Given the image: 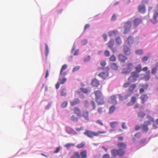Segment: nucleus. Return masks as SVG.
<instances>
[{"instance_id": "f257e3e1", "label": "nucleus", "mask_w": 158, "mask_h": 158, "mask_svg": "<svg viewBox=\"0 0 158 158\" xmlns=\"http://www.w3.org/2000/svg\"><path fill=\"white\" fill-rule=\"evenodd\" d=\"M117 146L119 149H113L111 151V154L113 157H115L117 156H122L125 153V149L127 148V145L125 143H119L117 144Z\"/></svg>"}, {"instance_id": "f03ea898", "label": "nucleus", "mask_w": 158, "mask_h": 158, "mask_svg": "<svg viewBox=\"0 0 158 158\" xmlns=\"http://www.w3.org/2000/svg\"><path fill=\"white\" fill-rule=\"evenodd\" d=\"M104 131H98L97 132L92 131L89 130H86L84 134L90 138H93L94 136H97L99 135L100 134L105 133Z\"/></svg>"}, {"instance_id": "7ed1b4c3", "label": "nucleus", "mask_w": 158, "mask_h": 158, "mask_svg": "<svg viewBox=\"0 0 158 158\" xmlns=\"http://www.w3.org/2000/svg\"><path fill=\"white\" fill-rule=\"evenodd\" d=\"M87 156V151L84 150L81 152L80 154L77 152H74L70 158H86Z\"/></svg>"}, {"instance_id": "20e7f679", "label": "nucleus", "mask_w": 158, "mask_h": 158, "mask_svg": "<svg viewBox=\"0 0 158 158\" xmlns=\"http://www.w3.org/2000/svg\"><path fill=\"white\" fill-rule=\"evenodd\" d=\"M126 68L122 69L121 73L123 74H128L131 73L133 68V65L132 63H128L126 64Z\"/></svg>"}, {"instance_id": "39448f33", "label": "nucleus", "mask_w": 158, "mask_h": 158, "mask_svg": "<svg viewBox=\"0 0 158 158\" xmlns=\"http://www.w3.org/2000/svg\"><path fill=\"white\" fill-rule=\"evenodd\" d=\"M139 76V73L135 71H133L131 73V75L128 77V80L129 82H135Z\"/></svg>"}, {"instance_id": "423d86ee", "label": "nucleus", "mask_w": 158, "mask_h": 158, "mask_svg": "<svg viewBox=\"0 0 158 158\" xmlns=\"http://www.w3.org/2000/svg\"><path fill=\"white\" fill-rule=\"evenodd\" d=\"M131 27V23L130 21L125 22L124 25V30L123 33L124 34L127 33L129 31Z\"/></svg>"}, {"instance_id": "0eeeda50", "label": "nucleus", "mask_w": 158, "mask_h": 158, "mask_svg": "<svg viewBox=\"0 0 158 158\" xmlns=\"http://www.w3.org/2000/svg\"><path fill=\"white\" fill-rule=\"evenodd\" d=\"M81 116H82L85 120H89V111L87 110H83L82 111Z\"/></svg>"}, {"instance_id": "6e6552de", "label": "nucleus", "mask_w": 158, "mask_h": 158, "mask_svg": "<svg viewBox=\"0 0 158 158\" xmlns=\"http://www.w3.org/2000/svg\"><path fill=\"white\" fill-rule=\"evenodd\" d=\"M67 66L66 64H64L62 66L60 74V77H64L66 75V72L63 73V72L67 68Z\"/></svg>"}, {"instance_id": "1a4fd4ad", "label": "nucleus", "mask_w": 158, "mask_h": 158, "mask_svg": "<svg viewBox=\"0 0 158 158\" xmlns=\"http://www.w3.org/2000/svg\"><path fill=\"white\" fill-rule=\"evenodd\" d=\"M95 100L98 105H102L104 104L105 103L103 96L95 99Z\"/></svg>"}, {"instance_id": "9d476101", "label": "nucleus", "mask_w": 158, "mask_h": 158, "mask_svg": "<svg viewBox=\"0 0 158 158\" xmlns=\"http://www.w3.org/2000/svg\"><path fill=\"white\" fill-rule=\"evenodd\" d=\"M74 113L78 117L81 116V111L80 109L77 107H75L73 109Z\"/></svg>"}, {"instance_id": "9b49d317", "label": "nucleus", "mask_w": 158, "mask_h": 158, "mask_svg": "<svg viewBox=\"0 0 158 158\" xmlns=\"http://www.w3.org/2000/svg\"><path fill=\"white\" fill-rule=\"evenodd\" d=\"M98 76L103 79H105L109 76V73L107 71L102 72L98 74Z\"/></svg>"}, {"instance_id": "f8f14e48", "label": "nucleus", "mask_w": 158, "mask_h": 158, "mask_svg": "<svg viewBox=\"0 0 158 158\" xmlns=\"http://www.w3.org/2000/svg\"><path fill=\"white\" fill-rule=\"evenodd\" d=\"M117 97L115 95H113L110 97V102L111 104L115 105L117 103Z\"/></svg>"}, {"instance_id": "ddd939ff", "label": "nucleus", "mask_w": 158, "mask_h": 158, "mask_svg": "<svg viewBox=\"0 0 158 158\" xmlns=\"http://www.w3.org/2000/svg\"><path fill=\"white\" fill-rule=\"evenodd\" d=\"M123 52L127 55H129L131 53L130 48L127 46H124L123 47Z\"/></svg>"}, {"instance_id": "4468645a", "label": "nucleus", "mask_w": 158, "mask_h": 158, "mask_svg": "<svg viewBox=\"0 0 158 158\" xmlns=\"http://www.w3.org/2000/svg\"><path fill=\"white\" fill-rule=\"evenodd\" d=\"M140 98L141 103L142 104H144L147 101L148 97L147 95L143 94L141 95Z\"/></svg>"}, {"instance_id": "2eb2a0df", "label": "nucleus", "mask_w": 158, "mask_h": 158, "mask_svg": "<svg viewBox=\"0 0 158 158\" xmlns=\"http://www.w3.org/2000/svg\"><path fill=\"white\" fill-rule=\"evenodd\" d=\"M139 11L141 13L143 14L145 12V6L143 4L139 5L138 7Z\"/></svg>"}, {"instance_id": "dca6fc26", "label": "nucleus", "mask_w": 158, "mask_h": 158, "mask_svg": "<svg viewBox=\"0 0 158 158\" xmlns=\"http://www.w3.org/2000/svg\"><path fill=\"white\" fill-rule=\"evenodd\" d=\"M118 57L119 60L122 62H124L125 60L127 59V57L121 54L118 55Z\"/></svg>"}, {"instance_id": "f3484780", "label": "nucleus", "mask_w": 158, "mask_h": 158, "mask_svg": "<svg viewBox=\"0 0 158 158\" xmlns=\"http://www.w3.org/2000/svg\"><path fill=\"white\" fill-rule=\"evenodd\" d=\"M142 22V20L140 18H135L133 21V25L135 27H136Z\"/></svg>"}, {"instance_id": "a211bd4d", "label": "nucleus", "mask_w": 158, "mask_h": 158, "mask_svg": "<svg viewBox=\"0 0 158 158\" xmlns=\"http://www.w3.org/2000/svg\"><path fill=\"white\" fill-rule=\"evenodd\" d=\"M147 118H148L149 121H146L144 122V124H147L148 125L151 124V122L154 121V119L151 116L149 115H148L147 116Z\"/></svg>"}, {"instance_id": "6ab92c4d", "label": "nucleus", "mask_w": 158, "mask_h": 158, "mask_svg": "<svg viewBox=\"0 0 158 158\" xmlns=\"http://www.w3.org/2000/svg\"><path fill=\"white\" fill-rule=\"evenodd\" d=\"M158 13L157 11L156 10H154L153 12V19L152 20H151L152 22L153 23H155L157 22L156 19L158 16Z\"/></svg>"}, {"instance_id": "aec40b11", "label": "nucleus", "mask_w": 158, "mask_h": 158, "mask_svg": "<svg viewBox=\"0 0 158 158\" xmlns=\"http://www.w3.org/2000/svg\"><path fill=\"white\" fill-rule=\"evenodd\" d=\"M94 94L95 95V99L98 98L99 97L103 96L101 92L99 90H97L94 91Z\"/></svg>"}, {"instance_id": "412c9836", "label": "nucleus", "mask_w": 158, "mask_h": 158, "mask_svg": "<svg viewBox=\"0 0 158 158\" xmlns=\"http://www.w3.org/2000/svg\"><path fill=\"white\" fill-rule=\"evenodd\" d=\"M91 84L93 86L97 87L99 85V81L97 79H94L92 80Z\"/></svg>"}, {"instance_id": "4be33fe9", "label": "nucleus", "mask_w": 158, "mask_h": 158, "mask_svg": "<svg viewBox=\"0 0 158 158\" xmlns=\"http://www.w3.org/2000/svg\"><path fill=\"white\" fill-rule=\"evenodd\" d=\"M136 101V98L135 96H132L131 101L127 103L128 106H132L134 104Z\"/></svg>"}, {"instance_id": "5701e85b", "label": "nucleus", "mask_w": 158, "mask_h": 158, "mask_svg": "<svg viewBox=\"0 0 158 158\" xmlns=\"http://www.w3.org/2000/svg\"><path fill=\"white\" fill-rule=\"evenodd\" d=\"M80 103V100L79 99L75 98L73 101L70 102V104L71 106H75L78 104Z\"/></svg>"}, {"instance_id": "b1692460", "label": "nucleus", "mask_w": 158, "mask_h": 158, "mask_svg": "<svg viewBox=\"0 0 158 158\" xmlns=\"http://www.w3.org/2000/svg\"><path fill=\"white\" fill-rule=\"evenodd\" d=\"M135 71L138 73L142 71L141 65L140 64H138V66L135 67Z\"/></svg>"}, {"instance_id": "393cba45", "label": "nucleus", "mask_w": 158, "mask_h": 158, "mask_svg": "<svg viewBox=\"0 0 158 158\" xmlns=\"http://www.w3.org/2000/svg\"><path fill=\"white\" fill-rule=\"evenodd\" d=\"M66 130V132L69 134H75L76 133V132L74 130L69 127H67Z\"/></svg>"}, {"instance_id": "a878e982", "label": "nucleus", "mask_w": 158, "mask_h": 158, "mask_svg": "<svg viewBox=\"0 0 158 158\" xmlns=\"http://www.w3.org/2000/svg\"><path fill=\"white\" fill-rule=\"evenodd\" d=\"M136 87V85L135 84H133L129 86L128 90L131 93H133L134 90Z\"/></svg>"}, {"instance_id": "bb28decb", "label": "nucleus", "mask_w": 158, "mask_h": 158, "mask_svg": "<svg viewBox=\"0 0 158 158\" xmlns=\"http://www.w3.org/2000/svg\"><path fill=\"white\" fill-rule=\"evenodd\" d=\"M128 44L130 45L132 44L133 43V40L131 36H129L127 39L126 40Z\"/></svg>"}, {"instance_id": "cd10ccee", "label": "nucleus", "mask_w": 158, "mask_h": 158, "mask_svg": "<svg viewBox=\"0 0 158 158\" xmlns=\"http://www.w3.org/2000/svg\"><path fill=\"white\" fill-rule=\"evenodd\" d=\"M63 77H60V75L59 78V81H60L59 82L61 84H64L66 81V78H65Z\"/></svg>"}, {"instance_id": "c85d7f7f", "label": "nucleus", "mask_w": 158, "mask_h": 158, "mask_svg": "<svg viewBox=\"0 0 158 158\" xmlns=\"http://www.w3.org/2000/svg\"><path fill=\"white\" fill-rule=\"evenodd\" d=\"M141 86L143 88H140L139 89V92L140 94H141L144 91L145 89H146L148 88L147 85H142Z\"/></svg>"}, {"instance_id": "c756f323", "label": "nucleus", "mask_w": 158, "mask_h": 158, "mask_svg": "<svg viewBox=\"0 0 158 158\" xmlns=\"http://www.w3.org/2000/svg\"><path fill=\"white\" fill-rule=\"evenodd\" d=\"M114 44V40L112 39L108 43L107 45L109 48H112Z\"/></svg>"}, {"instance_id": "7c9ffc66", "label": "nucleus", "mask_w": 158, "mask_h": 158, "mask_svg": "<svg viewBox=\"0 0 158 158\" xmlns=\"http://www.w3.org/2000/svg\"><path fill=\"white\" fill-rule=\"evenodd\" d=\"M116 107L114 105L111 106L109 109V114H110L113 113L115 111Z\"/></svg>"}, {"instance_id": "2f4dec72", "label": "nucleus", "mask_w": 158, "mask_h": 158, "mask_svg": "<svg viewBox=\"0 0 158 158\" xmlns=\"http://www.w3.org/2000/svg\"><path fill=\"white\" fill-rule=\"evenodd\" d=\"M110 66L111 69L114 70H116L118 69V67L116 63H112L110 65Z\"/></svg>"}, {"instance_id": "473e14b6", "label": "nucleus", "mask_w": 158, "mask_h": 158, "mask_svg": "<svg viewBox=\"0 0 158 158\" xmlns=\"http://www.w3.org/2000/svg\"><path fill=\"white\" fill-rule=\"evenodd\" d=\"M67 94L66 89L64 88L62 89L60 92V95L62 96L65 97Z\"/></svg>"}, {"instance_id": "72a5a7b5", "label": "nucleus", "mask_w": 158, "mask_h": 158, "mask_svg": "<svg viewBox=\"0 0 158 158\" xmlns=\"http://www.w3.org/2000/svg\"><path fill=\"white\" fill-rule=\"evenodd\" d=\"M147 73L148 74L145 75L143 77V79L146 81H148L149 80L150 78V76L149 75L150 71L149 70H148V71Z\"/></svg>"}, {"instance_id": "f704fd0d", "label": "nucleus", "mask_w": 158, "mask_h": 158, "mask_svg": "<svg viewBox=\"0 0 158 158\" xmlns=\"http://www.w3.org/2000/svg\"><path fill=\"white\" fill-rule=\"evenodd\" d=\"M145 115V113L142 111L139 112L138 113V116L141 118H143Z\"/></svg>"}, {"instance_id": "c9c22d12", "label": "nucleus", "mask_w": 158, "mask_h": 158, "mask_svg": "<svg viewBox=\"0 0 158 158\" xmlns=\"http://www.w3.org/2000/svg\"><path fill=\"white\" fill-rule=\"evenodd\" d=\"M117 33V32L116 31H110L108 32V35L109 36H111L113 35L115 36Z\"/></svg>"}, {"instance_id": "e433bc0d", "label": "nucleus", "mask_w": 158, "mask_h": 158, "mask_svg": "<svg viewBox=\"0 0 158 158\" xmlns=\"http://www.w3.org/2000/svg\"><path fill=\"white\" fill-rule=\"evenodd\" d=\"M118 124L117 122H111L110 123V127L113 128L115 127Z\"/></svg>"}, {"instance_id": "4c0bfd02", "label": "nucleus", "mask_w": 158, "mask_h": 158, "mask_svg": "<svg viewBox=\"0 0 158 158\" xmlns=\"http://www.w3.org/2000/svg\"><path fill=\"white\" fill-rule=\"evenodd\" d=\"M148 125L145 124L142 125V127L143 130L145 132H147L148 130Z\"/></svg>"}, {"instance_id": "58836bf2", "label": "nucleus", "mask_w": 158, "mask_h": 158, "mask_svg": "<svg viewBox=\"0 0 158 158\" xmlns=\"http://www.w3.org/2000/svg\"><path fill=\"white\" fill-rule=\"evenodd\" d=\"M115 40L117 44L118 45H120L122 43L120 37H117L116 38Z\"/></svg>"}, {"instance_id": "ea45409f", "label": "nucleus", "mask_w": 158, "mask_h": 158, "mask_svg": "<svg viewBox=\"0 0 158 158\" xmlns=\"http://www.w3.org/2000/svg\"><path fill=\"white\" fill-rule=\"evenodd\" d=\"M85 143L84 142H82L81 143L77 145V148L80 149L83 148L85 145Z\"/></svg>"}, {"instance_id": "a19ab883", "label": "nucleus", "mask_w": 158, "mask_h": 158, "mask_svg": "<svg viewBox=\"0 0 158 158\" xmlns=\"http://www.w3.org/2000/svg\"><path fill=\"white\" fill-rule=\"evenodd\" d=\"M158 118L156 119L155 123H154L153 124V127L154 129H156L158 127Z\"/></svg>"}, {"instance_id": "79ce46f5", "label": "nucleus", "mask_w": 158, "mask_h": 158, "mask_svg": "<svg viewBox=\"0 0 158 158\" xmlns=\"http://www.w3.org/2000/svg\"><path fill=\"white\" fill-rule=\"evenodd\" d=\"M157 67H158L156 66L153 67L152 69L151 73L152 74H154L157 72Z\"/></svg>"}, {"instance_id": "37998d69", "label": "nucleus", "mask_w": 158, "mask_h": 158, "mask_svg": "<svg viewBox=\"0 0 158 158\" xmlns=\"http://www.w3.org/2000/svg\"><path fill=\"white\" fill-rule=\"evenodd\" d=\"M70 119L71 120L75 122H77L78 120L77 117L73 115L71 116Z\"/></svg>"}, {"instance_id": "c03bdc74", "label": "nucleus", "mask_w": 158, "mask_h": 158, "mask_svg": "<svg viewBox=\"0 0 158 158\" xmlns=\"http://www.w3.org/2000/svg\"><path fill=\"white\" fill-rule=\"evenodd\" d=\"M135 53L137 55H141L143 53V51L141 49L136 50Z\"/></svg>"}, {"instance_id": "a18cd8bd", "label": "nucleus", "mask_w": 158, "mask_h": 158, "mask_svg": "<svg viewBox=\"0 0 158 158\" xmlns=\"http://www.w3.org/2000/svg\"><path fill=\"white\" fill-rule=\"evenodd\" d=\"M146 139H143L140 141L139 143L142 146L146 144Z\"/></svg>"}, {"instance_id": "49530a36", "label": "nucleus", "mask_w": 158, "mask_h": 158, "mask_svg": "<svg viewBox=\"0 0 158 158\" xmlns=\"http://www.w3.org/2000/svg\"><path fill=\"white\" fill-rule=\"evenodd\" d=\"M74 146L75 145L74 144L71 143H67L65 145H64V147L67 148H68L71 146Z\"/></svg>"}, {"instance_id": "de8ad7c7", "label": "nucleus", "mask_w": 158, "mask_h": 158, "mask_svg": "<svg viewBox=\"0 0 158 158\" xmlns=\"http://www.w3.org/2000/svg\"><path fill=\"white\" fill-rule=\"evenodd\" d=\"M45 55L46 56H47L48 54L49 51H48V46L46 43H45Z\"/></svg>"}, {"instance_id": "09e8293b", "label": "nucleus", "mask_w": 158, "mask_h": 158, "mask_svg": "<svg viewBox=\"0 0 158 158\" xmlns=\"http://www.w3.org/2000/svg\"><path fill=\"white\" fill-rule=\"evenodd\" d=\"M130 82H126L123 85V87L124 88H126L127 87H129L130 85Z\"/></svg>"}, {"instance_id": "8fccbe9b", "label": "nucleus", "mask_w": 158, "mask_h": 158, "mask_svg": "<svg viewBox=\"0 0 158 158\" xmlns=\"http://www.w3.org/2000/svg\"><path fill=\"white\" fill-rule=\"evenodd\" d=\"M81 90L83 92L87 94L90 92L89 90L85 88H82L81 89Z\"/></svg>"}, {"instance_id": "3c124183", "label": "nucleus", "mask_w": 158, "mask_h": 158, "mask_svg": "<svg viewBox=\"0 0 158 158\" xmlns=\"http://www.w3.org/2000/svg\"><path fill=\"white\" fill-rule=\"evenodd\" d=\"M68 105V102L67 101H64L61 105V107L63 108L66 107Z\"/></svg>"}, {"instance_id": "603ef678", "label": "nucleus", "mask_w": 158, "mask_h": 158, "mask_svg": "<svg viewBox=\"0 0 158 158\" xmlns=\"http://www.w3.org/2000/svg\"><path fill=\"white\" fill-rule=\"evenodd\" d=\"M110 60L112 61H115L116 60V58L114 56L112 55L109 59Z\"/></svg>"}, {"instance_id": "864d4df0", "label": "nucleus", "mask_w": 158, "mask_h": 158, "mask_svg": "<svg viewBox=\"0 0 158 158\" xmlns=\"http://www.w3.org/2000/svg\"><path fill=\"white\" fill-rule=\"evenodd\" d=\"M80 68V67L78 66H76L73 69L72 71L73 72H74L78 70Z\"/></svg>"}, {"instance_id": "5fc2aeb1", "label": "nucleus", "mask_w": 158, "mask_h": 158, "mask_svg": "<svg viewBox=\"0 0 158 158\" xmlns=\"http://www.w3.org/2000/svg\"><path fill=\"white\" fill-rule=\"evenodd\" d=\"M90 104L92 106L93 109L95 110L96 107L94 102L93 101H91L90 102Z\"/></svg>"}, {"instance_id": "6e6d98bb", "label": "nucleus", "mask_w": 158, "mask_h": 158, "mask_svg": "<svg viewBox=\"0 0 158 158\" xmlns=\"http://www.w3.org/2000/svg\"><path fill=\"white\" fill-rule=\"evenodd\" d=\"M100 64L102 66L104 67L106 65V62L105 60H101L100 62Z\"/></svg>"}, {"instance_id": "4d7b16f0", "label": "nucleus", "mask_w": 158, "mask_h": 158, "mask_svg": "<svg viewBox=\"0 0 158 158\" xmlns=\"http://www.w3.org/2000/svg\"><path fill=\"white\" fill-rule=\"evenodd\" d=\"M148 58V57L147 56H144L142 57V60L144 62L147 61Z\"/></svg>"}, {"instance_id": "13d9d810", "label": "nucleus", "mask_w": 158, "mask_h": 158, "mask_svg": "<svg viewBox=\"0 0 158 158\" xmlns=\"http://www.w3.org/2000/svg\"><path fill=\"white\" fill-rule=\"evenodd\" d=\"M105 55L106 56L108 57L110 55V53L108 50H106L105 52Z\"/></svg>"}, {"instance_id": "bf43d9fd", "label": "nucleus", "mask_w": 158, "mask_h": 158, "mask_svg": "<svg viewBox=\"0 0 158 158\" xmlns=\"http://www.w3.org/2000/svg\"><path fill=\"white\" fill-rule=\"evenodd\" d=\"M90 56H88L84 59V62H87L90 60Z\"/></svg>"}, {"instance_id": "052dcab7", "label": "nucleus", "mask_w": 158, "mask_h": 158, "mask_svg": "<svg viewBox=\"0 0 158 158\" xmlns=\"http://www.w3.org/2000/svg\"><path fill=\"white\" fill-rule=\"evenodd\" d=\"M135 136L139 138L141 137V134L140 132H138L135 134Z\"/></svg>"}, {"instance_id": "680f3d73", "label": "nucleus", "mask_w": 158, "mask_h": 158, "mask_svg": "<svg viewBox=\"0 0 158 158\" xmlns=\"http://www.w3.org/2000/svg\"><path fill=\"white\" fill-rule=\"evenodd\" d=\"M96 122H97V123H98V124H100V125H101V126H103V125L102 122L100 120H97L96 121Z\"/></svg>"}, {"instance_id": "e2e57ef3", "label": "nucleus", "mask_w": 158, "mask_h": 158, "mask_svg": "<svg viewBox=\"0 0 158 158\" xmlns=\"http://www.w3.org/2000/svg\"><path fill=\"white\" fill-rule=\"evenodd\" d=\"M116 19V15L115 14H114L111 17V20L113 21H115Z\"/></svg>"}, {"instance_id": "0e129e2a", "label": "nucleus", "mask_w": 158, "mask_h": 158, "mask_svg": "<svg viewBox=\"0 0 158 158\" xmlns=\"http://www.w3.org/2000/svg\"><path fill=\"white\" fill-rule=\"evenodd\" d=\"M89 27H90V25L89 24H86L85 25V27H84V31H85L87 29L89 28Z\"/></svg>"}, {"instance_id": "69168bd1", "label": "nucleus", "mask_w": 158, "mask_h": 158, "mask_svg": "<svg viewBox=\"0 0 158 158\" xmlns=\"http://www.w3.org/2000/svg\"><path fill=\"white\" fill-rule=\"evenodd\" d=\"M109 155L108 154H105L103 156L102 158H110Z\"/></svg>"}, {"instance_id": "338daca9", "label": "nucleus", "mask_w": 158, "mask_h": 158, "mask_svg": "<svg viewBox=\"0 0 158 158\" xmlns=\"http://www.w3.org/2000/svg\"><path fill=\"white\" fill-rule=\"evenodd\" d=\"M122 127L123 129H127V127L126 126V124L125 123H122Z\"/></svg>"}, {"instance_id": "774afa93", "label": "nucleus", "mask_w": 158, "mask_h": 158, "mask_svg": "<svg viewBox=\"0 0 158 158\" xmlns=\"http://www.w3.org/2000/svg\"><path fill=\"white\" fill-rule=\"evenodd\" d=\"M60 84L59 82H58L56 84V85H55V87H56V89H58L59 87V86H60Z\"/></svg>"}]
</instances>
